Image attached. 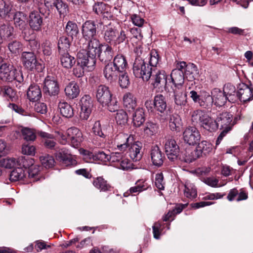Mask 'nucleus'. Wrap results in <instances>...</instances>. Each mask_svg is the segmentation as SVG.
<instances>
[{"label": "nucleus", "instance_id": "32", "mask_svg": "<svg viewBox=\"0 0 253 253\" xmlns=\"http://www.w3.org/2000/svg\"><path fill=\"white\" fill-rule=\"evenodd\" d=\"M66 95L70 99L76 98L79 94L80 88L74 82H70L65 88L64 89Z\"/></svg>", "mask_w": 253, "mask_h": 253}, {"label": "nucleus", "instance_id": "25", "mask_svg": "<svg viewBox=\"0 0 253 253\" xmlns=\"http://www.w3.org/2000/svg\"><path fill=\"white\" fill-rule=\"evenodd\" d=\"M179 156L180 159L188 163H191L199 158L196 150H193L190 147L186 148L184 151H181Z\"/></svg>", "mask_w": 253, "mask_h": 253}, {"label": "nucleus", "instance_id": "16", "mask_svg": "<svg viewBox=\"0 0 253 253\" xmlns=\"http://www.w3.org/2000/svg\"><path fill=\"white\" fill-rule=\"evenodd\" d=\"M120 73L116 68H114L112 62L107 63L103 69V74L106 79L110 82L116 81Z\"/></svg>", "mask_w": 253, "mask_h": 253}, {"label": "nucleus", "instance_id": "12", "mask_svg": "<svg viewBox=\"0 0 253 253\" xmlns=\"http://www.w3.org/2000/svg\"><path fill=\"white\" fill-rule=\"evenodd\" d=\"M243 102L253 99V87L245 84H240L237 91V99Z\"/></svg>", "mask_w": 253, "mask_h": 253}, {"label": "nucleus", "instance_id": "46", "mask_svg": "<svg viewBox=\"0 0 253 253\" xmlns=\"http://www.w3.org/2000/svg\"><path fill=\"white\" fill-rule=\"evenodd\" d=\"M158 125L152 122H147L143 129L144 133L147 136H152L158 132Z\"/></svg>", "mask_w": 253, "mask_h": 253}, {"label": "nucleus", "instance_id": "51", "mask_svg": "<svg viewBox=\"0 0 253 253\" xmlns=\"http://www.w3.org/2000/svg\"><path fill=\"white\" fill-rule=\"evenodd\" d=\"M71 41L66 36L60 37L58 42V47L60 53L67 51L70 46Z\"/></svg>", "mask_w": 253, "mask_h": 253}, {"label": "nucleus", "instance_id": "26", "mask_svg": "<svg viewBox=\"0 0 253 253\" xmlns=\"http://www.w3.org/2000/svg\"><path fill=\"white\" fill-rule=\"evenodd\" d=\"M29 25L35 31H40L42 24V18L38 12H31L29 16Z\"/></svg>", "mask_w": 253, "mask_h": 253}, {"label": "nucleus", "instance_id": "50", "mask_svg": "<svg viewBox=\"0 0 253 253\" xmlns=\"http://www.w3.org/2000/svg\"><path fill=\"white\" fill-rule=\"evenodd\" d=\"M117 147L121 151H125L126 148L129 146L128 144L129 137L126 135L121 134L117 136Z\"/></svg>", "mask_w": 253, "mask_h": 253}, {"label": "nucleus", "instance_id": "1", "mask_svg": "<svg viewBox=\"0 0 253 253\" xmlns=\"http://www.w3.org/2000/svg\"><path fill=\"white\" fill-rule=\"evenodd\" d=\"M191 121L195 125H198L208 131L212 132L215 131L219 125L222 128L231 126L232 115L229 113L223 112L220 113L215 120L204 110L197 109L192 113Z\"/></svg>", "mask_w": 253, "mask_h": 253}, {"label": "nucleus", "instance_id": "28", "mask_svg": "<svg viewBox=\"0 0 253 253\" xmlns=\"http://www.w3.org/2000/svg\"><path fill=\"white\" fill-rule=\"evenodd\" d=\"M213 103L217 106H222L228 100L224 93L217 88H214L211 91Z\"/></svg>", "mask_w": 253, "mask_h": 253}, {"label": "nucleus", "instance_id": "27", "mask_svg": "<svg viewBox=\"0 0 253 253\" xmlns=\"http://www.w3.org/2000/svg\"><path fill=\"white\" fill-rule=\"evenodd\" d=\"M170 78L175 88H183L182 86L185 78L182 71L179 70H173L170 74Z\"/></svg>", "mask_w": 253, "mask_h": 253}, {"label": "nucleus", "instance_id": "41", "mask_svg": "<svg viewBox=\"0 0 253 253\" xmlns=\"http://www.w3.org/2000/svg\"><path fill=\"white\" fill-rule=\"evenodd\" d=\"M181 126L180 116L176 114H172L169 118V126L172 131H179Z\"/></svg>", "mask_w": 253, "mask_h": 253}, {"label": "nucleus", "instance_id": "3", "mask_svg": "<svg viewBox=\"0 0 253 253\" xmlns=\"http://www.w3.org/2000/svg\"><path fill=\"white\" fill-rule=\"evenodd\" d=\"M135 52L138 56L136 58L133 63V74L136 78H142L143 81H148L150 79L152 68L140 57L139 52L142 53L140 47L137 48Z\"/></svg>", "mask_w": 253, "mask_h": 253}, {"label": "nucleus", "instance_id": "42", "mask_svg": "<svg viewBox=\"0 0 253 253\" xmlns=\"http://www.w3.org/2000/svg\"><path fill=\"white\" fill-rule=\"evenodd\" d=\"M16 163L17 167L26 169L33 166L34 160L28 156H21L17 159Z\"/></svg>", "mask_w": 253, "mask_h": 253}, {"label": "nucleus", "instance_id": "62", "mask_svg": "<svg viewBox=\"0 0 253 253\" xmlns=\"http://www.w3.org/2000/svg\"><path fill=\"white\" fill-rule=\"evenodd\" d=\"M35 147L33 145L28 144H24L22 147V152L27 155H34Z\"/></svg>", "mask_w": 253, "mask_h": 253}, {"label": "nucleus", "instance_id": "8", "mask_svg": "<svg viewBox=\"0 0 253 253\" xmlns=\"http://www.w3.org/2000/svg\"><path fill=\"white\" fill-rule=\"evenodd\" d=\"M80 118L86 120L89 118L93 108V101L88 95L83 96L80 100Z\"/></svg>", "mask_w": 253, "mask_h": 253}, {"label": "nucleus", "instance_id": "37", "mask_svg": "<svg viewBox=\"0 0 253 253\" xmlns=\"http://www.w3.org/2000/svg\"><path fill=\"white\" fill-rule=\"evenodd\" d=\"M60 114L64 117L70 118L74 115V110L72 106L65 101H60L58 104Z\"/></svg>", "mask_w": 253, "mask_h": 253}, {"label": "nucleus", "instance_id": "18", "mask_svg": "<svg viewBox=\"0 0 253 253\" xmlns=\"http://www.w3.org/2000/svg\"><path fill=\"white\" fill-rule=\"evenodd\" d=\"M56 158L66 166L73 165L75 163V161L72 159V156L64 148H60L56 152Z\"/></svg>", "mask_w": 253, "mask_h": 253}, {"label": "nucleus", "instance_id": "56", "mask_svg": "<svg viewBox=\"0 0 253 253\" xmlns=\"http://www.w3.org/2000/svg\"><path fill=\"white\" fill-rule=\"evenodd\" d=\"M23 137L27 141H33L36 138V132L33 129L25 127L21 130Z\"/></svg>", "mask_w": 253, "mask_h": 253}, {"label": "nucleus", "instance_id": "11", "mask_svg": "<svg viewBox=\"0 0 253 253\" xmlns=\"http://www.w3.org/2000/svg\"><path fill=\"white\" fill-rule=\"evenodd\" d=\"M151 84L154 88L165 87L167 84V76L163 70H153L151 76Z\"/></svg>", "mask_w": 253, "mask_h": 253}, {"label": "nucleus", "instance_id": "14", "mask_svg": "<svg viewBox=\"0 0 253 253\" xmlns=\"http://www.w3.org/2000/svg\"><path fill=\"white\" fill-rule=\"evenodd\" d=\"M103 35L104 41L107 43H111L115 42L117 39L118 31L111 23H110L103 26Z\"/></svg>", "mask_w": 253, "mask_h": 253}, {"label": "nucleus", "instance_id": "44", "mask_svg": "<svg viewBox=\"0 0 253 253\" xmlns=\"http://www.w3.org/2000/svg\"><path fill=\"white\" fill-rule=\"evenodd\" d=\"M145 121L144 112L142 108H138L133 114V122L136 126H141Z\"/></svg>", "mask_w": 253, "mask_h": 253}, {"label": "nucleus", "instance_id": "13", "mask_svg": "<svg viewBox=\"0 0 253 253\" xmlns=\"http://www.w3.org/2000/svg\"><path fill=\"white\" fill-rule=\"evenodd\" d=\"M82 33L85 40L94 38L97 33V27L95 22L91 20L85 21L82 25Z\"/></svg>", "mask_w": 253, "mask_h": 253}, {"label": "nucleus", "instance_id": "59", "mask_svg": "<svg viewBox=\"0 0 253 253\" xmlns=\"http://www.w3.org/2000/svg\"><path fill=\"white\" fill-rule=\"evenodd\" d=\"M116 167L124 170H128L132 169V165L130 161L124 156Z\"/></svg>", "mask_w": 253, "mask_h": 253}, {"label": "nucleus", "instance_id": "45", "mask_svg": "<svg viewBox=\"0 0 253 253\" xmlns=\"http://www.w3.org/2000/svg\"><path fill=\"white\" fill-rule=\"evenodd\" d=\"M65 33L68 36L73 39L74 37H76L79 34V29L76 23L69 21L65 27Z\"/></svg>", "mask_w": 253, "mask_h": 253}, {"label": "nucleus", "instance_id": "58", "mask_svg": "<svg viewBox=\"0 0 253 253\" xmlns=\"http://www.w3.org/2000/svg\"><path fill=\"white\" fill-rule=\"evenodd\" d=\"M124 157L123 153L113 152L109 155V162L114 164L116 167Z\"/></svg>", "mask_w": 253, "mask_h": 253}, {"label": "nucleus", "instance_id": "63", "mask_svg": "<svg viewBox=\"0 0 253 253\" xmlns=\"http://www.w3.org/2000/svg\"><path fill=\"white\" fill-rule=\"evenodd\" d=\"M67 134L68 136V140L73 137H76L82 135L80 130L77 127H72L67 130Z\"/></svg>", "mask_w": 253, "mask_h": 253}, {"label": "nucleus", "instance_id": "10", "mask_svg": "<svg viewBox=\"0 0 253 253\" xmlns=\"http://www.w3.org/2000/svg\"><path fill=\"white\" fill-rule=\"evenodd\" d=\"M185 142L190 145H194L199 143L201 134L197 128L190 126L186 128L183 133Z\"/></svg>", "mask_w": 253, "mask_h": 253}, {"label": "nucleus", "instance_id": "20", "mask_svg": "<svg viewBox=\"0 0 253 253\" xmlns=\"http://www.w3.org/2000/svg\"><path fill=\"white\" fill-rule=\"evenodd\" d=\"M37 134L41 137L42 142L45 147L52 149L55 146L56 139L53 134L42 131H38Z\"/></svg>", "mask_w": 253, "mask_h": 253}, {"label": "nucleus", "instance_id": "39", "mask_svg": "<svg viewBox=\"0 0 253 253\" xmlns=\"http://www.w3.org/2000/svg\"><path fill=\"white\" fill-rule=\"evenodd\" d=\"M123 103L125 108L129 111L133 110L136 106V98L130 93H126L123 97Z\"/></svg>", "mask_w": 253, "mask_h": 253}, {"label": "nucleus", "instance_id": "48", "mask_svg": "<svg viewBox=\"0 0 253 253\" xmlns=\"http://www.w3.org/2000/svg\"><path fill=\"white\" fill-rule=\"evenodd\" d=\"M184 194L186 197L193 199L197 196V190L195 185L189 181L185 184Z\"/></svg>", "mask_w": 253, "mask_h": 253}, {"label": "nucleus", "instance_id": "31", "mask_svg": "<svg viewBox=\"0 0 253 253\" xmlns=\"http://www.w3.org/2000/svg\"><path fill=\"white\" fill-rule=\"evenodd\" d=\"M112 63L114 67L120 72H125L127 67V62L126 57L122 54H117L115 56Z\"/></svg>", "mask_w": 253, "mask_h": 253}, {"label": "nucleus", "instance_id": "43", "mask_svg": "<svg viewBox=\"0 0 253 253\" xmlns=\"http://www.w3.org/2000/svg\"><path fill=\"white\" fill-rule=\"evenodd\" d=\"M53 7L56 8L60 17H64L69 10L68 4L62 0H57Z\"/></svg>", "mask_w": 253, "mask_h": 253}, {"label": "nucleus", "instance_id": "38", "mask_svg": "<svg viewBox=\"0 0 253 253\" xmlns=\"http://www.w3.org/2000/svg\"><path fill=\"white\" fill-rule=\"evenodd\" d=\"M198 71L196 66L193 63H189L185 70V78L189 81L194 80L198 75Z\"/></svg>", "mask_w": 253, "mask_h": 253}, {"label": "nucleus", "instance_id": "49", "mask_svg": "<svg viewBox=\"0 0 253 253\" xmlns=\"http://www.w3.org/2000/svg\"><path fill=\"white\" fill-rule=\"evenodd\" d=\"M148 188V184L142 179L137 180L135 183V185L131 187L129 192L130 194L135 193H139L146 190Z\"/></svg>", "mask_w": 253, "mask_h": 253}, {"label": "nucleus", "instance_id": "54", "mask_svg": "<svg viewBox=\"0 0 253 253\" xmlns=\"http://www.w3.org/2000/svg\"><path fill=\"white\" fill-rule=\"evenodd\" d=\"M40 161L42 165L45 168H52L55 163V161L52 156L49 155H45L40 156Z\"/></svg>", "mask_w": 253, "mask_h": 253}, {"label": "nucleus", "instance_id": "55", "mask_svg": "<svg viewBox=\"0 0 253 253\" xmlns=\"http://www.w3.org/2000/svg\"><path fill=\"white\" fill-rule=\"evenodd\" d=\"M92 130V132L95 135L98 136L100 138H105L106 135L105 130L101 127V125L99 121H96L95 122Z\"/></svg>", "mask_w": 253, "mask_h": 253}, {"label": "nucleus", "instance_id": "52", "mask_svg": "<svg viewBox=\"0 0 253 253\" xmlns=\"http://www.w3.org/2000/svg\"><path fill=\"white\" fill-rule=\"evenodd\" d=\"M9 51L13 54H18L22 51V44L18 41H10L7 44Z\"/></svg>", "mask_w": 253, "mask_h": 253}, {"label": "nucleus", "instance_id": "17", "mask_svg": "<svg viewBox=\"0 0 253 253\" xmlns=\"http://www.w3.org/2000/svg\"><path fill=\"white\" fill-rule=\"evenodd\" d=\"M87 45L85 49L88 54H90L92 56L96 57V55L100 51L102 44H101L99 41L96 38H91L88 39Z\"/></svg>", "mask_w": 253, "mask_h": 253}, {"label": "nucleus", "instance_id": "15", "mask_svg": "<svg viewBox=\"0 0 253 253\" xmlns=\"http://www.w3.org/2000/svg\"><path fill=\"white\" fill-rule=\"evenodd\" d=\"M150 156L151 161L154 165L157 167H160L163 165L165 156L157 145H154L151 147Z\"/></svg>", "mask_w": 253, "mask_h": 253}, {"label": "nucleus", "instance_id": "40", "mask_svg": "<svg viewBox=\"0 0 253 253\" xmlns=\"http://www.w3.org/2000/svg\"><path fill=\"white\" fill-rule=\"evenodd\" d=\"M212 150V146L210 143L206 141H202L198 144L196 149L198 157L202 156V154L206 155L208 154Z\"/></svg>", "mask_w": 253, "mask_h": 253}, {"label": "nucleus", "instance_id": "22", "mask_svg": "<svg viewBox=\"0 0 253 253\" xmlns=\"http://www.w3.org/2000/svg\"><path fill=\"white\" fill-rule=\"evenodd\" d=\"M15 27L21 31H24L27 28L26 15L21 12H16L13 16Z\"/></svg>", "mask_w": 253, "mask_h": 253}, {"label": "nucleus", "instance_id": "2", "mask_svg": "<svg viewBox=\"0 0 253 253\" xmlns=\"http://www.w3.org/2000/svg\"><path fill=\"white\" fill-rule=\"evenodd\" d=\"M95 96L97 101L102 106H107L109 111L114 112L119 108L118 102L112 99V94L107 86L98 85L95 90Z\"/></svg>", "mask_w": 253, "mask_h": 253}, {"label": "nucleus", "instance_id": "34", "mask_svg": "<svg viewBox=\"0 0 253 253\" xmlns=\"http://www.w3.org/2000/svg\"><path fill=\"white\" fill-rule=\"evenodd\" d=\"M60 61L62 66L66 69L71 68L76 63V59L67 52H61Z\"/></svg>", "mask_w": 253, "mask_h": 253}, {"label": "nucleus", "instance_id": "19", "mask_svg": "<svg viewBox=\"0 0 253 253\" xmlns=\"http://www.w3.org/2000/svg\"><path fill=\"white\" fill-rule=\"evenodd\" d=\"M103 48H101L100 51L98 54V57L102 62L110 61L112 59L114 52L112 47L108 44H103Z\"/></svg>", "mask_w": 253, "mask_h": 253}, {"label": "nucleus", "instance_id": "23", "mask_svg": "<svg viewBox=\"0 0 253 253\" xmlns=\"http://www.w3.org/2000/svg\"><path fill=\"white\" fill-rule=\"evenodd\" d=\"M13 69L12 66L7 64H3L0 67V79L6 82H12L13 80Z\"/></svg>", "mask_w": 253, "mask_h": 253}, {"label": "nucleus", "instance_id": "9", "mask_svg": "<svg viewBox=\"0 0 253 253\" xmlns=\"http://www.w3.org/2000/svg\"><path fill=\"white\" fill-rule=\"evenodd\" d=\"M43 91L46 95L55 96L59 91V84L55 77L52 76L46 77L44 81Z\"/></svg>", "mask_w": 253, "mask_h": 253}, {"label": "nucleus", "instance_id": "36", "mask_svg": "<svg viewBox=\"0 0 253 253\" xmlns=\"http://www.w3.org/2000/svg\"><path fill=\"white\" fill-rule=\"evenodd\" d=\"M13 28L8 24H3L0 26V40L3 41L8 40L12 36Z\"/></svg>", "mask_w": 253, "mask_h": 253}, {"label": "nucleus", "instance_id": "33", "mask_svg": "<svg viewBox=\"0 0 253 253\" xmlns=\"http://www.w3.org/2000/svg\"><path fill=\"white\" fill-rule=\"evenodd\" d=\"M223 92L229 102H234L237 100V91L235 86L231 84H227L224 86Z\"/></svg>", "mask_w": 253, "mask_h": 253}, {"label": "nucleus", "instance_id": "53", "mask_svg": "<svg viewBox=\"0 0 253 253\" xmlns=\"http://www.w3.org/2000/svg\"><path fill=\"white\" fill-rule=\"evenodd\" d=\"M116 113L115 119L118 124L125 125L128 120V116L126 113L123 109L116 110Z\"/></svg>", "mask_w": 253, "mask_h": 253}, {"label": "nucleus", "instance_id": "64", "mask_svg": "<svg viewBox=\"0 0 253 253\" xmlns=\"http://www.w3.org/2000/svg\"><path fill=\"white\" fill-rule=\"evenodd\" d=\"M17 159L9 158L3 159V165L7 169H11L13 167H17Z\"/></svg>", "mask_w": 253, "mask_h": 253}, {"label": "nucleus", "instance_id": "4", "mask_svg": "<svg viewBox=\"0 0 253 253\" xmlns=\"http://www.w3.org/2000/svg\"><path fill=\"white\" fill-rule=\"evenodd\" d=\"M190 95L193 102L203 109L209 110L213 104L211 95L207 92L203 91L198 94L196 91L192 90L190 92Z\"/></svg>", "mask_w": 253, "mask_h": 253}, {"label": "nucleus", "instance_id": "30", "mask_svg": "<svg viewBox=\"0 0 253 253\" xmlns=\"http://www.w3.org/2000/svg\"><path fill=\"white\" fill-rule=\"evenodd\" d=\"M174 102L177 106H184L187 103V94L183 88L173 89Z\"/></svg>", "mask_w": 253, "mask_h": 253}, {"label": "nucleus", "instance_id": "35", "mask_svg": "<svg viewBox=\"0 0 253 253\" xmlns=\"http://www.w3.org/2000/svg\"><path fill=\"white\" fill-rule=\"evenodd\" d=\"M154 107L157 111L163 113L167 107L165 97L162 94L156 95L154 99Z\"/></svg>", "mask_w": 253, "mask_h": 253}, {"label": "nucleus", "instance_id": "29", "mask_svg": "<svg viewBox=\"0 0 253 253\" xmlns=\"http://www.w3.org/2000/svg\"><path fill=\"white\" fill-rule=\"evenodd\" d=\"M92 184L95 188L102 192L110 191L112 188L111 185L102 176L94 178Z\"/></svg>", "mask_w": 253, "mask_h": 253}, {"label": "nucleus", "instance_id": "57", "mask_svg": "<svg viewBox=\"0 0 253 253\" xmlns=\"http://www.w3.org/2000/svg\"><path fill=\"white\" fill-rule=\"evenodd\" d=\"M119 83L121 87L126 88L129 84V81L128 75L125 71L120 72L119 74Z\"/></svg>", "mask_w": 253, "mask_h": 253}, {"label": "nucleus", "instance_id": "24", "mask_svg": "<svg viewBox=\"0 0 253 253\" xmlns=\"http://www.w3.org/2000/svg\"><path fill=\"white\" fill-rule=\"evenodd\" d=\"M27 95L30 101L35 102L40 100L42 97V92L39 85L31 84L27 90Z\"/></svg>", "mask_w": 253, "mask_h": 253}, {"label": "nucleus", "instance_id": "21", "mask_svg": "<svg viewBox=\"0 0 253 253\" xmlns=\"http://www.w3.org/2000/svg\"><path fill=\"white\" fill-rule=\"evenodd\" d=\"M128 155L134 162L139 161L142 156V153L140 152L141 149V143L139 142H135L128 147Z\"/></svg>", "mask_w": 253, "mask_h": 253}, {"label": "nucleus", "instance_id": "61", "mask_svg": "<svg viewBox=\"0 0 253 253\" xmlns=\"http://www.w3.org/2000/svg\"><path fill=\"white\" fill-rule=\"evenodd\" d=\"M10 10L8 4L3 0H0V18H3Z\"/></svg>", "mask_w": 253, "mask_h": 253}, {"label": "nucleus", "instance_id": "47", "mask_svg": "<svg viewBox=\"0 0 253 253\" xmlns=\"http://www.w3.org/2000/svg\"><path fill=\"white\" fill-rule=\"evenodd\" d=\"M25 176V171L21 168L17 167L11 172L9 179L11 181H16L22 179Z\"/></svg>", "mask_w": 253, "mask_h": 253}, {"label": "nucleus", "instance_id": "6", "mask_svg": "<svg viewBox=\"0 0 253 253\" xmlns=\"http://www.w3.org/2000/svg\"><path fill=\"white\" fill-rule=\"evenodd\" d=\"M81 49L77 53V63L85 67L88 71H91L94 68L96 63V58L88 54L86 50L84 49Z\"/></svg>", "mask_w": 253, "mask_h": 253}, {"label": "nucleus", "instance_id": "60", "mask_svg": "<svg viewBox=\"0 0 253 253\" xmlns=\"http://www.w3.org/2000/svg\"><path fill=\"white\" fill-rule=\"evenodd\" d=\"M150 55V66L153 67L156 66L160 59V57L158 52L155 49H153L151 50Z\"/></svg>", "mask_w": 253, "mask_h": 253}, {"label": "nucleus", "instance_id": "5", "mask_svg": "<svg viewBox=\"0 0 253 253\" xmlns=\"http://www.w3.org/2000/svg\"><path fill=\"white\" fill-rule=\"evenodd\" d=\"M21 60L24 66L28 70L31 71L35 70L38 72H41L42 70V64L38 62L33 51L23 52L22 54Z\"/></svg>", "mask_w": 253, "mask_h": 253}, {"label": "nucleus", "instance_id": "7", "mask_svg": "<svg viewBox=\"0 0 253 253\" xmlns=\"http://www.w3.org/2000/svg\"><path fill=\"white\" fill-rule=\"evenodd\" d=\"M165 150L168 159L172 161L176 160L179 156V147L175 139L169 138L166 140Z\"/></svg>", "mask_w": 253, "mask_h": 253}]
</instances>
